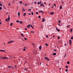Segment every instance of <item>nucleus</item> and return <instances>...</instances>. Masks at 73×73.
<instances>
[{"label": "nucleus", "mask_w": 73, "mask_h": 73, "mask_svg": "<svg viewBox=\"0 0 73 73\" xmlns=\"http://www.w3.org/2000/svg\"><path fill=\"white\" fill-rule=\"evenodd\" d=\"M16 22L17 23H19V21H18V20H17Z\"/></svg>", "instance_id": "obj_32"}, {"label": "nucleus", "mask_w": 73, "mask_h": 73, "mask_svg": "<svg viewBox=\"0 0 73 73\" xmlns=\"http://www.w3.org/2000/svg\"><path fill=\"white\" fill-rule=\"evenodd\" d=\"M9 17L7 19H6V21H9L10 20V18L9 17Z\"/></svg>", "instance_id": "obj_1"}, {"label": "nucleus", "mask_w": 73, "mask_h": 73, "mask_svg": "<svg viewBox=\"0 0 73 73\" xmlns=\"http://www.w3.org/2000/svg\"><path fill=\"white\" fill-rule=\"evenodd\" d=\"M24 39H25V40H27V38H24Z\"/></svg>", "instance_id": "obj_42"}, {"label": "nucleus", "mask_w": 73, "mask_h": 73, "mask_svg": "<svg viewBox=\"0 0 73 73\" xmlns=\"http://www.w3.org/2000/svg\"><path fill=\"white\" fill-rule=\"evenodd\" d=\"M1 19H0V24H1V25L2 24H1Z\"/></svg>", "instance_id": "obj_39"}, {"label": "nucleus", "mask_w": 73, "mask_h": 73, "mask_svg": "<svg viewBox=\"0 0 73 73\" xmlns=\"http://www.w3.org/2000/svg\"><path fill=\"white\" fill-rule=\"evenodd\" d=\"M53 37H55V36L54 35H53Z\"/></svg>", "instance_id": "obj_62"}, {"label": "nucleus", "mask_w": 73, "mask_h": 73, "mask_svg": "<svg viewBox=\"0 0 73 73\" xmlns=\"http://www.w3.org/2000/svg\"><path fill=\"white\" fill-rule=\"evenodd\" d=\"M38 18H40V17H40V16H38Z\"/></svg>", "instance_id": "obj_47"}, {"label": "nucleus", "mask_w": 73, "mask_h": 73, "mask_svg": "<svg viewBox=\"0 0 73 73\" xmlns=\"http://www.w3.org/2000/svg\"><path fill=\"white\" fill-rule=\"evenodd\" d=\"M0 5L1 6H2V4L1 3L0 4Z\"/></svg>", "instance_id": "obj_41"}, {"label": "nucleus", "mask_w": 73, "mask_h": 73, "mask_svg": "<svg viewBox=\"0 0 73 73\" xmlns=\"http://www.w3.org/2000/svg\"><path fill=\"white\" fill-rule=\"evenodd\" d=\"M23 51H25V48L23 49Z\"/></svg>", "instance_id": "obj_45"}, {"label": "nucleus", "mask_w": 73, "mask_h": 73, "mask_svg": "<svg viewBox=\"0 0 73 73\" xmlns=\"http://www.w3.org/2000/svg\"><path fill=\"white\" fill-rule=\"evenodd\" d=\"M44 4H45V5H46V2H44Z\"/></svg>", "instance_id": "obj_64"}, {"label": "nucleus", "mask_w": 73, "mask_h": 73, "mask_svg": "<svg viewBox=\"0 0 73 73\" xmlns=\"http://www.w3.org/2000/svg\"><path fill=\"white\" fill-rule=\"evenodd\" d=\"M54 50V51H55L56 50L55 49Z\"/></svg>", "instance_id": "obj_60"}, {"label": "nucleus", "mask_w": 73, "mask_h": 73, "mask_svg": "<svg viewBox=\"0 0 73 73\" xmlns=\"http://www.w3.org/2000/svg\"><path fill=\"white\" fill-rule=\"evenodd\" d=\"M0 52H3V50H0Z\"/></svg>", "instance_id": "obj_52"}, {"label": "nucleus", "mask_w": 73, "mask_h": 73, "mask_svg": "<svg viewBox=\"0 0 73 73\" xmlns=\"http://www.w3.org/2000/svg\"><path fill=\"white\" fill-rule=\"evenodd\" d=\"M68 66H66V68L67 69L68 68Z\"/></svg>", "instance_id": "obj_25"}, {"label": "nucleus", "mask_w": 73, "mask_h": 73, "mask_svg": "<svg viewBox=\"0 0 73 73\" xmlns=\"http://www.w3.org/2000/svg\"><path fill=\"white\" fill-rule=\"evenodd\" d=\"M14 42L13 41H10L7 42L8 44H9L10 43H13Z\"/></svg>", "instance_id": "obj_3"}, {"label": "nucleus", "mask_w": 73, "mask_h": 73, "mask_svg": "<svg viewBox=\"0 0 73 73\" xmlns=\"http://www.w3.org/2000/svg\"><path fill=\"white\" fill-rule=\"evenodd\" d=\"M2 52H5V50H3Z\"/></svg>", "instance_id": "obj_44"}, {"label": "nucleus", "mask_w": 73, "mask_h": 73, "mask_svg": "<svg viewBox=\"0 0 73 73\" xmlns=\"http://www.w3.org/2000/svg\"><path fill=\"white\" fill-rule=\"evenodd\" d=\"M38 5H39L40 4V3L39 2H38Z\"/></svg>", "instance_id": "obj_38"}, {"label": "nucleus", "mask_w": 73, "mask_h": 73, "mask_svg": "<svg viewBox=\"0 0 73 73\" xmlns=\"http://www.w3.org/2000/svg\"><path fill=\"white\" fill-rule=\"evenodd\" d=\"M30 27L33 28H33H34L33 26H32V25H30Z\"/></svg>", "instance_id": "obj_14"}, {"label": "nucleus", "mask_w": 73, "mask_h": 73, "mask_svg": "<svg viewBox=\"0 0 73 73\" xmlns=\"http://www.w3.org/2000/svg\"><path fill=\"white\" fill-rule=\"evenodd\" d=\"M54 6H56V4H54Z\"/></svg>", "instance_id": "obj_63"}, {"label": "nucleus", "mask_w": 73, "mask_h": 73, "mask_svg": "<svg viewBox=\"0 0 73 73\" xmlns=\"http://www.w3.org/2000/svg\"><path fill=\"white\" fill-rule=\"evenodd\" d=\"M30 27V25H29L27 26V27L28 28H29Z\"/></svg>", "instance_id": "obj_9"}, {"label": "nucleus", "mask_w": 73, "mask_h": 73, "mask_svg": "<svg viewBox=\"0 0 73 73\" xmlns=\"http://www.w3.org/2000/svg\"><path fill=\"white\" fill-rule=\"evenodd\" d=\"M20 3L21 4H22V1H20Z\"/></svg>", "instance_id": "obj_54"}, {"label": "nucleus", "mask_w": 73, "mask_h": 73, "mask_svg": "<svg viewBox=\"0 0 73 73\" xmlns=\"http://www.w3.org/2000/svg\"><path fill=\"white\" fill-rule=\"evenodd\" d=\"M64 45L65 46H67V44H65Z\"/></svg>", "instance_id": "obj_46"}, {"label": "nucleus", "mask_w": 73, "mask_h": 73, "mask_svg": "<svg viewBox=\"0 0 73 73\" xmlns=\"http://www.w3.org/2000/svg\"><path fill=\"white\" fill-rule=\"evenodd\" d=\"M54 12H52L51 13H50V14L51 15H52L54 14Z\"/></svg>", "instance_id": "obj_10"}, {"label": "nucleus", "mask_w": 73, "mask_h": 73, "mask_svg": "<svg viewBox=\"0 0 73 73\" xmlns=\"http://www.w3.org/2000/svg\"><path fill=\"white\" fill-rule=\"evenodd\" d=\"M39 12L42 13H43V11H39Z\"/></svg>", "instance_id": "obj_7"}, {"label": "nucleus", "mask_w": 73, "mask_h": 73, "mask_svg": "<svg viewBox=\"0 0 73 73\" xmlns=\"http://www.w3.org/2000/svg\"><path fill=\"white\" fill-rule=\"evenodd\" d=\"M44 59L48 61H50V60L47 57H44Z\"/></svg>", "instance_id": "obj_2"}, {"label": "nucleus", "mask_w": 73, "mask_h": 73, "mask_svg": "<svg viewBox=\"0 0 73 73\" xmlns=\"http://www.w3.org/2000/svg\"><path fill=\"white\" fill-rule=\"evenodd\" d=\"M70 63V62L69 61H68L67 62V64H69Z\"/></svg>", "instance_id": "obj_21"}, {"label": "nucleus", "mask_w": 73, "mask_h": 73, "mask_svg": "<svg viewBox=\"0 0 73 73\" xmlns=\"http://www.w3.org/2000/svg\"><path fill=\"white\" fill-rule=\"evenodd\" d=\"M73 39V36H72V37H71V39L72 40V39Z\"/></svg>", "instance_id": "obj_26"}, {"label": "nucleus", "mask_w": 73, "mask_h": 73, "mask_svg": "<svg viewBox=\"0 0 73 73\" xmlns=\"http://www.w3.org/2000/svg\"><path fill=\"white\" fill-rule=\"evenodd\" d=\"M45 45L46 46H48V44H45Z\"/></svg>", "instance_id": "obj_31"}, {"label": "nucleus", "mask_w": 73, "mask_h": 73, "mask_svg": "<svg viewBox=\"0 0 73 73\" xmlns=\"http://www.w3.org/2000/svg\"><path fill=\"white\" fill-rule=\"evenodd\" d=\"M31 14H32V15H33L34 14L33 13V12H32L31 13Z\"/></svg>", "instance_id": "obj_40"}, {"label": "nucleus", "mask_w": 73, "mask_h": 73, "mask_svg": "<svg viewBox=\"0 0 73 73\" xmlns=\"http://www.w3.org/2000/svg\"><path fill=\"white\" fill-rule=\"evenodd\" d=\"M62 6L61 5L60 6V9H62Z\"/></svg>", "instance_id": "obj_18"}, {"label": "nucleus", "mask_w": 73, "mask_h": 73, "mask_svg": "<svg viewBox=\"0 0 73 73\" xmlns=\"http://www.w3.org/2000/svg\"><path fill=\"white\" fill-rule=\"evenodd\" d=\"M19 23L20 24H22V21H19Z\"/></svg>", "instance_id": "obj_24"}, {"label": "nucleus", "mask_w": 73, "mask_h": 73, "mask_svg": "<svg viewBox=\"0 0 73 73\" xmlns=\"http://www.w3.org/2000/svg\"><path fill=\"white\" fill-rule=\"evenodd\" d=\"M31 33H34V32L33 31H31Z\"/></svg>", "instance_id": "obj_30"}, {"label": "nucleus", "mask_w": 73, "mask_h": 73, "mask_svg": "<svg viewBox=\"0 0 73 73\" xmlns=\"http://www.w3.org/2000/svg\"><path fill=\"white\" fill-rule=\"evenodd\" d=\"M25 6H27V4H25Z\"/></svg>", "instance_id": "obj_61"}, {"label": "nucleus", "mask_w": 73, "mask_h": 73, "mask_svg": "<svg viewBox=\"0 0 73 73\" xmlns=\"http://www.w3.org/2000/svg\"><path fill=\"white\" fill-rule=\"evenodd\" d=\"M25 70H26V71H27L28 70V69H27V68H25Z\"/></svg>", "instance_id": "obj_16"}, {"label": "nucleus", "mask_w": 73, "mask_h": 73, "mask_svg": "<svg viewBox=\"0 0 73 73\" xmlns=\"http://www.w3.org/2000/svg\"><path fill=\"white\" fill-rule=\"evenodd\" d=\"M39 3H42V2H41V1H40V2H39Z\"/></svg>", "instance_id": "obj_58"}, {"label": "nucleus", "mask_w": 73, "mask_h": 73, "mask_svg": "<svg viewBox=\"0 0 73 73\" xmlns=\"http://www.w3.org/2000/svg\"><path fill=\"white\" fill-rule=\"evenodd\" d=\"M72 30H73V29L71 28L70 29V31L71 32H72Z\"/></svg>", "instance_id": "obj_19"}, {"label": "nucleus", "mask_w": 73, "mask_h": 73, "mask_svg": "<svg viewBox=\"0 0 73 73\" xmlns=\"http://www.w3.org/2000/svg\"><path fill=\"white\" fill-rule=\"evenodd\" d=\"M66 56V54H65V55L64 56V57H65Z\"/></svg>", "instance_id": "obj_56"}, {"label": "nucleus", "mask_w": 73, "mask_h": 73, "mask_svg": "<svg viewBox=\"0 0 73 73\" xmlns=\"http://www.w3.org/2000/svg\"><path fill=\"white\" fill-rule=\"evenodd\" d=\"M42 49V47L40 46L39 47V49L40 50H41V49Z\"/></svg>", "instance_id": "obj_13"}, {"label": "nucleus", "mask_w": 73, "mask_h": 73, "mask_svg": "<svg viewBox=\"0 0 73 73\" xmlns=\"http://www.w3.org/2000/svg\"><path fill=\"white\" fill-rule=\"evenodd\" d=\"M2 9V8L1 7H0V10H1Z\"/></svg>", "instance_id": "obj_29"}, {"label": "nucleus", "mask_w": 73, "mask_h": 73, "mask_svg": "<svg viewBox=\"0 0 73 73\" xmlns=\"http://www.w3.org/2000/svg\"><path fill=\"white\" fill-rule=\"evenodd\" d=\"M54 7V5H52V8H53V9Z\"/></svg>", "instance_id": "obj_34"}, {"label": "nucleus", "mask_w": 73, "mask_h": 73, "mask_svg": "<svg viewBox=\"0 0 73 73\" xmlns=\"http://www.w3.org/2000/svg\"><path fill=\"white\" fill-rule=\"evenodd\" d=\"M8 67L9 68H10L11 67L10 66H8Z\"/></svg>", "instance_id": "obj_35"}, {"label": "nucleus", "mask_w": 73, "mask_h": 73, "mask_svg": "<svg viewBox=\"0 0 73 73\" xmlns=\"http://www.w3.org/2000/svg\"><path fill=\"white\" fill-rule=\"evenodd\" d=\"M67 27L68 28H69L70 27V25H68L67 26Z\"/></svg>", "instance_id": "obj_23"}, {"label": "nucleus", "mask_w": 73, "mask_h": 73, "mask_svg": "<svg viewBox=\"0 0 73 73\" xmlns=\"http://www.w3.org/2000/svg\"><path fill=\"white\" fill-rule=\"evenodd\" d=\"M23 11H25V10L24 8L23 9Z\"/></svg>", "instance_id": "obj_33"}, {"label": "nucleus", "mask_w": 73, "mask_h": 73, "mask_svg": "<svg viewBox=\"0 0 73 73\" xmlns=\"http://www.w3.org/2000/svg\"><path fill=\"white\" fill-rule=\"evenodd\" d=\"M13 25V23H11L10 24V26H12V25Z\"/></svg>", "instance_id": "obj_20"}, {"label": "nucleus", "mask_w": 73, "mask_h": 73, "mask_svg": "<svg viewBox=\"0 0 73 73\" xmlns=\"http://www.w3.org/2000/svg\"><path fill=\"white\" fill-rule=\"evenodd\" d=\"M21 35L23 37L24 36V35H23V34H21Z\"/></svg>", "instance_id": "obj_27"}, {"label": "nucleus", "mask_w": 73, "mask_h": 73, "mask_svg": "<svg viewBox=\"0 0 73 73\" xmlns=\"http://www.w3.org/2000/svg\"><path fill=\"white\" fill-rule=\"evenodd\" d=\"M46 37H48V36L47 35H46Z\"/></svg>", "instance_id": "obj_53"}, {"label": "nucleus", "mask_w": 73, "mask_h": 73, "mask_svg": "<svg viewBox=\"0 0 73 73\" xmlns=\"http://www.w3.org/2000/svg\"><path fill=\"white\" fill-rule=\"evenodd\" d=\"M2 58L3 59H8V58L7 57H3L1 58Z\"/></svg>", "instance_id": "obj_6"}, {"label": "nucleus", "mask_w": 73, "mask_h": 73, "mask_svg": "<svg viewBox=\"0 0 73 73\" xmlns=\"http://www.w3.org/2000/svg\"><path fill=\"white\" fill-rule=\"evenodd\" d=\"M17 66H16V65H15V68H16V69H17Z\"/></svg>", "instance_id": "obj_28"}, {"label": "nucleus", "mask_w": 73, "mask_h": 73, "mask_svg": "<svg viewBox=\"0 0 73 73\" xmlns=\"http://www.w3.org/2000/svg\"><path fill=\"white\" fill-rule=\"evenodd\" d=\"M42 21L43 22H44L45 21V20H44V18H42Z\"/></svg>", "instance_id": "obj_11"}, {"label": "nucleus", "mask_w": 73, "mask_h": 73, "mask_svg": "<svg viewBox=\"0 0 73 73\" xmlns=\"http://www.w3.org/2000/svg\"><path fill=\"white\" fill-rule=\"evenodd\" d=\"M18 16H19V15H20V14L19 12H18Z\"/></svg>", "instance_id": "obj_22"}, {"label": "nucleus", "mask_w": 73, "mask_h": 73, "mask_svg": "<svg viewBox=\"0 0 73 73\" xmlns=\"http://www.w3.org/2000/svg\"><path fill=\"white\" fill-rule=\"evenodd\" d=\"M69 44L70 45H71L72 44V41L71 39H70V40H69Z\"/></svg>", "instance_id": "obj_5"}, {"label": "nucleus", "mask_w": 73, "mask_h": 73, "mask_svg": "<svg viewBox=\"0 0 73 73\" xmlns=\"http://www.w3.org/2000/svg\"><path fill=\"white\" fill-rule=\"evenodd\" d=\"M60 37H58V39H60Z\"/></svg>", "instance_id": "obj_43"}, {"label": "nucleus", "mask_w": 73, "mask_h": 73, "mask_svg": "<svg viewBox=\"0 0 73 73\" xmlns=\"http://www.w3.org/2000/svg\"><path fill=\"white\" fill-rule=\"evenodd\" d=\"M38 12H36V14L37 15V14H38Z\"/></svg>", "instance_id": "obj_49"}, {"label": "nucleus", "mask_w": 73, "mask_h": 73, "mask_svg": "<svg viewBox=\"0 0 73 73\" xmlns=\"http://www.w3.org/2000/svg\"><path fill=\"white\" fill-rule=\"evenodd\" d=\"M26 15V13H25L23 14V16L24 17H25Z\"/></svg>", "instance_id": "obj_12"}, {"label": "nucleus", "mask_w": 73, "mask_h": 73, "mask_svg": "<svg viewBox=\"0 0 73 73\" xmlns=\"http://www.w3.org/2000/svg\"><path fill=\"white\" fill-rule=\"evenodd\" d=\"M10 5V3H9V5Z\"/></svg>", "instance_id": "obj_59"}, {"label": "nucleus", "mask_w": 73, "mask_h": 73, "mask_svg": "<svg viewBox=\"0 0 73 73\" xmlns=\"http://www.w3.org/2000/svg\"><path fill=\"white\" fill-rule=\"evenodd\" d=\"M58 23H60L61 22V21H58Z\"/></svg>", "instance_id": "obj_48"}, {"label": "nucleus", "mask_w": 73, "mask_h": 73, "mask_svg": "<svg viewBox=\"0 0 73 73\" xmlns=\"http://www.w3.org/2000/svg\"><path fill=\"white\" fill-rule=\"evenodd\" d=\"M67 71H68V70L67 69H66V70H65V72H67Z\"/></svg>", "instance_id": "obj_37"}, {"label": "nucleus", "mask_w": 73, "mask_h": 73, "mask_svg": "<svg viewBox=\"0 0 73 73\" xmlns=\"http://www.w3.org/2000/svg\"><path fill=\"white\" fill-rule=\"evenodd\" d=\"M58 25H59V26H61V25H60V24H58Z\"/></svg>", "instance_id": "obj_57"}, {"label": "nucleus", "mask_w": 73, "mask_h": 73, "mask_svg": "<svg viewBox=\"0 0 73 73\" xmlns=\"http://www.w3.org/2000/svg\"><path fill=\"white\" fill-rule=\"evenodd\" d=\"M56 30L58 32H59L60 31V29H58L57 28H56Z\"/></svg>", "instance_id": "obj_8"}, {"label": "nucleus", "mask_w": 73, "mask_h": 73, "mask_svg": "<svg viewBox=\"0 0 73 73\" xmlns=\"http://www.w3.org/2000/svg\"><path fill=\"white\" fill-rule=\"evenodd\" d=\"M56 53H54L53 54V55L54 56H55L56 55Z\"/></svg>", "instance_id": "obj_15"}, {"label": "nucleus", "mask_w": 73, "mask_h": 73, "mask_svg": "<svg viewBox=\"0 0 73 73\" xmlns=\"http://www.w3.org/2000/svg\"><path fill=\"white\" fill-rule=\"evenodd\" d=\"M27 30V28H25V30Z\"/></svg>", "instance_id": "obj_50"}, {"label": "nucleus", "mask_w": 73, "mask_h": 73, "mask_svg": "<svg viewBox=\"0 0 73 73\" xmlns=\"http://www.w3.org/2000/svg\"><path fill=\"white\" fill-rule=\"evenodd\" d=\"M35 53L36 54H37V50H35Z\"/></svg>", "instance_id": "obj_17"}, {"label": "nucleus", "mask_w": 73, "mask_h": 73, "mask_svg": "<svg viewBox=\"0 0 73 73\" xmlns=\"http://www.w3.org/2000/svg\"><path fill=\"white\" fill-rule=\"evenodd\" d=\"M31 11V9H29V11Z\"/></svg>", "instance_id": "obj_51"}, {"label": "nucleus", "mask_w": 73, "mask_h": 73, "mask_svg": "<svg viewBox=\"0 0 73 73\" xmlns=\"http://www.w3.org/2000/svg\"><path fill=\"white\" fill-rule=\"evenodd\" d=\"M43 3H41V4L40 5V6H41L42 7H44L45 6V5H43Z\"/></svg>", "instance_id": "obj_4"}, {"label": "nucleus", "mask_w": 73, "mask_h": 73, "mask_svg": "<svg viewBox=\"0 0 73 73\" xmlns=\"http://www.w3.org/2000/svg\"><path fill=\"white\" fill-rule=\"evenodd\" d=\"M28 14L29 15H31V14L30 13H28Z\"/></svg>", "instance_id": "obj_55"}, {"label": "nucleus", "mask_w": 73, "mask_h": 73, "mask_svg": "<svg viewBox=\"0 0 73 73\" xmlns=\"http://www.w3.org/2000/svg\"><path fill=\"white\" fill-rule=\"evenodd\" d=\"M24 48H25V49H26V48H27V47H24Z\"/></svg>", "instance_id": "obj_36"}]
</instances>
